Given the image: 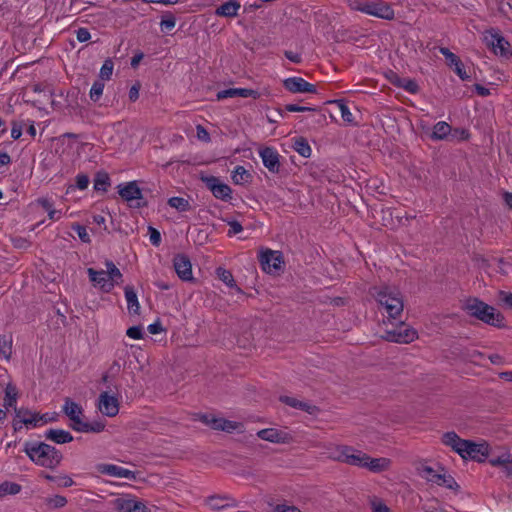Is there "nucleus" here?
Returning <instances> with one entry per match:
<instances>
[{
  "mask_svg": "<svg viewBox=\"0 0 512 512\" xmlns=\"http://www.w3.org/2000/svg\"><path fill=\"white\" fill-rule=\"evenodd\" d=\"M442 442L464 460L485 462L490 455V447L486 441L474 442L461 439L455 432H447L442 436Z\"/></svg>",
  "mask_w": 512,
  "mask_h": 512,
  "instance_id": "1",
  "label": "nucleus"
},
{
  "mask_svg": "<svg viewBox=\"0 0 512 512\" xmlns=\"http://www.w3.org/2000/svg\"><path fill=\"white\" fill-rule=\"evenodd\" d=\"M24 452L33 463L46 468L57 467L62 459V455L56 448L43 442L25 443Z\"/></svg>",
  "mask_w": 512,
  "mask_h": 512,
  "instance_id": "2",
  "label": "nucleus"
},
{
  "mask_svg": "<svg viewBox=\"0 0 512 512\" xmlns=\"http://www.w3.org/2000/svg\"><path fill=\"white\" fill-rule=\"evenodd\" d=\"M106 270L88 268L87 273L93 286L104 293L111 292L122 281V273L112 261L105 262Z\"/></svg>",
  "mask_w": 512,
  "mask_h": 512,
  "instance_id": "3",
  "label": "nucleus"
},
{
  "mask_svg": "<svg viewBox=\"0 0 512 512\" xmlns=\"http://www.w3.org/2000/svg\"><path fill=\"white\" fill-rule=\"evenodd\" d=\"M464 310L470 316L495 327L504 326L503 316L496 309L477 298H469L464 303Z\"/></svg>",
  "mask_w": 512,
  "mask_h": 512,
  "instance_id": "4",
  "label": "nucleus"
},
{
  "mask_svg": "<svg viewBox=\"0 0 512 512\" xmlns=\"http://www.w3.org/2000/svg\"><path fill=\"white\" fill-rule=\"evenodd\" d=\"M349 6L352 10L384 20H391L395 16L392 7L382 1L353 0L350 1Z\"/></svg>",
  "mask_w": 512,
  "mask_h": 512,
  "instance_id": "5",
  "label": "nucleus"
},
{
  "mask_svg": "<svg viewBox=\"0 0 512 512\" xmlns=\"http://www.w3.org/2000/svg\"><path fill=\"white\" fill-rule=\"evenodd\" d=\"M377 301L391 319H396L403 311V300L397 290L385 287L378 291Z\"/></svg>",
  "mask_w": 512,
  "mask_h": 512,
  "instance_id": "6",
  "label": "nucleus"
},
{
  "mask_svg": "<svg viewBox=\"0 0 512 512\" xmlns=\"http://www.w3.org/2000/svg\"><path fill=\"white\" fill-rule=\"evenodd\" d=\"M15 417V425L21 423L25 425L27 428L32 429L56 421L58 415L56 412H47L44 414H39L37 412L30 411L27 409H18L16 410Z\"/></svg>",
  "mask_w": 512,
  "mask_h": 512,
  "instance_id": "7",
  "label": "nucleus"
},
{
  "mask_svg": "<svg viewBox=\"0 0 512 512\" xmlns=\"http://www.w3.org/2000/svg\"><path fill=\"white\" fill-rule=\"evenodd\" d=\"M483 41L495 55L503 58L512 56V46L497 30L491 29L484 32Z\"/></svg>",
  "mask_w": 512,
  "mask_h": 512,
  "instance_id": "8",
  "label": "nucleus"
},
{
  "mask_svg": "<svg viewBox=\"0 0 512 512\" xmlns=\"http://www.w3.org/2000/svg\"><path fill=\"white\" fill-rule=\"evenodd\" d=\"M330 457L350 465L365 468L368 455L351 447L337 446L335 451L330 453Z\"/></svg>",
  "mask_w": 512,
  "mask_h": 512,
  "instance_id": "9",
  "label": "nucleus"
},
{
  "mask_svg": "<svg viewBox=\"0 0 512 512\" xmlns=\"http://www.w3.org/2000/svg\"><path fill=\"white\" fill-rule=\"evenodd\" d=\"M259 261L264 272L276 275L284 268L283 255L280 251L262 249L259 254Z\"/></svg>",
  "mask_w": 512,
  "mask_h": 512,
  "instance_id": "10",
  "label": "nucleus"
},
{
  "mask_svg": "<svg viewBox=\"0 0 512 512\" xmlns=\"http://www.w3.org/2000/svg\"><path fill=\"white\" fill-rule=\"evenodd\" d=\"M96 406L102 415L115 417L119 413L120 402L114 394L105 391L100 393Z\"/></svg>",
  "mask_w": 512,
  "mask_h": 512,
  "instance_id": "11",
  "label": "nucleus"
},
{
  "mask_svg": "<svg viewBox=\"0 0 512 512\" xmlns=\"http://www.w3.org/2000/svg\"><path fill=\"white\" fill-rule=\"evenodd\" d=\"M119 195L129 203L132 207H140L142 196V190L140 189L136 181H130L118 185Z\"/></svg>",
  "mask_w": 512,
  "mask_h": 512,
  "instance_id": "12",
  "label": "nucleus"
},
{
  "mask_svg": "<svg viewBox=\"0 0 512 512\" xmlns=\"http://www.w3.org/2000/svg\"><path fill=\"white\" fill-rule=\"evenodd\" d=\"M202 181L217 199L228 201L232 198L231 188L214 176H202Z\"/></svg>",
  "mask_w": 512,
  "mask_h": 512,
  "instance_id": "13",
  "label": "nucleus"
},
{
  "mask_svg": "<svg viewBox=\"0 0 512 512\" xmlns=\"http://www.w3.org/2000/svg\"><path fill=\"white\" fill-rule=\"evenodd\" d=\"M62 411L71 421L72 429L79 432L80 427H82V425L85 422L83 420L82 407L75 401L67 398V399H65L64 405L62 407Z\"/></svg>",
  "mask_w": 512,
  "mask_h": 512,
  "instance_id": "14",
  "label": "nucleus"
},
{
  "mask_svg": "<svg viewBox=\"0 0 512 512\" xmlns=\"http://www.w3.org/2000/svg\"><path fill=\"white\" fill-rule=\"evenodd\" d=\"M385 338L391 342L408 344L417 338V332L415 329L401 324L393 330H387Z\"/></svg>",
  "mask_w": 512,
  "mask_h": 512,
  "instance_id": "15",
  "label": "nucleus"
},
{
  "mask_svg": "<svg viewBox=\"0 0 512 512\" xmlns=\"http://www.w3.org/2000/svg\"><path fill=\"white\" fill-rule=\"evenodd\" d=\"M202 422L208 425L209 427L222 430L226 432H234L239 431L241 429V424L235 421L227 420L222 417H217L213 414L203 415L201 417Z\"/></svg>",
  "mask_w": 512,
  "mask_h": 512,
  "instance_id": "16",
  "label": "nucleus"
},
{
  "mask_svg": "<svg viewBox=\"0 0 512 512\" xmlns=\"http://www.w3.org/2000/svg\"><path fill=\"white\" fill-rule=\"evenodd\" d=\"M489 462L492 466L502 467L507 475L512 474V455L506 448L490 449Z\"/></svg>",
  "mask_w": 512,
  "mask_h": 512,
  "instance_id": "17",
  "label": "nucleus"
},
{
  "mask_svg": "<svg viewBox=\"0 0 512 512\" xmlns=\"http://www.w3.org/2000/svg\"><path fill=\"white\" fill-rule=\"evenodd\" d=\"M283 86L291 93H314L316 88L301 77H289L284 79Z\"/></svg>",
  "mask_w": 512,
  "mask_h": 512,
  "instance_id": "18",
  "label": "nucleus"
},
{
  "mask_svg": "<svg viewBox=\"0 0 512 512\" xmlns=\"http://www.w3.org/2000/svg\"><path fill=\"white\" fill-rule=\"evenodd\" d=\"M119 512H146L145 504L133 497H120L115 500Z\"/></svg>",
  "mask_w": 512,
  "mask_h": 512,
  "instance_id": "19",
  "label": "nucleus"
},
{
  "mask_svg": "<svg viewBox=\"0 0 512 512\" xmlns=\"http://www.w3.org/2000/svg\"><path fill=\"white\" fill-rule=\"evenodd\" d=\"M259 156L263 162V165L270 172H277L279 169V154L275 148L263 147L259 150Z\"/></svg>",
  "mask_w": 512,
  "mask_h": 512,
  "instance_id": "20",
  "label": "nucleus"
},
{
  "mask_svg": "<svg viewBox=\"0 0 512 512\" xmlns=\"http://www.w3.org/2000/svg\"><path fill=\"white\" fill-rule=\"evenodd\" d=\"M173 264L175 271L181 280L191 281L193 279L192 265L187 257L178 255L174 258Z\"/></svg>",
  "mask_w": 512,
  "mask_h": 512,
  "instance_id": "21",
  "label": "nucleus"
},
{
  "mask_svg": "<svg viewBox=\"0 0 512 512\" xmlns=\"http://www.w3.org/2000/svg\"><path fill=\"white\" fill-rule=\"evenodd\" d=\"M257 436L272 443H287L291 439L287 432L275 428L262 429L257 432Z\"/></svg>",
  "mask_w": 512,
  "mask_h": 512,
  "instance_id": "22",
  "label": "nucleus"
},
{
  "mask_svg": "<svg viewBox=\"0 0 512 512\" xmlns=\"http://www.w3.org/2000/svg\"><path fill=\"white\" fill-rule=\"evenodd\" d=\"M260 93L253 89H247V88H229L225 90H221L217 93V99H225V98H233V97H252L254 99H257L260 97Z\"/></svg>",
  "mask_w": 512,
  "mask_h": 512,
  "instance_id": "23",
  "label": "nucleus"
},
{
  "mask_svg": "<svg viewBox=\"0 0 512 512\" xmlns=\"http://www.w3.org/2000/svg\"><path fill=\"white\" fill-rule=\"evenodd\" d=\"M97 470L101 474H106L117 478H129L131 472L121 466L114 464H100Z\"/></svg>",
  "mask_w": 512,
  "mask_h": 512,
  "instance_id": "24",
  "label": "nucleus"
},
{
  "mask_svg": "<svg viewBox=\"0 0 512 512\" xmlns=\"http://www.w3.org/2000/svg\"><path fill=\"white\" fill-rule=\"evenodd\" d=\"M241 4L238 0H230L219 6L215 14L222 17H234L238 14Z\"/></svg>",
  "mask_w": 512,
  "mask_h": 512,
  "instance_id": "25",
  "label": "nucleus"
},
{
  "mask_svg": "<svg viewBox=\"0 0 512 512\" xmlns=\"http://www.w3.org/2000/svg\"><path fill=\"white\" fill-rule=\"evenodd\" d=\"M365 468L372 472H382L387 470L391 465V460L385 457L371 458L368 456Z\"/></svg>",
  "mask_w": 512,
  "mask_h": 512,
  "instance_id": "26",
  "label": "nucleus"
},
{
  "mask_svg": "<svg viewBox=\"0 0 512 512\" xmlns=\"http://www.w3.org/2000/svg\"><path fill=\"white\" fill-rule=\"evenodd\" d=\"M125 299L127 302V309L130 314H138L140 310V304L136 292L131 286H126L124 289Z\"/></svg>",
  "mask_w": 512,
  "mask_h": 512,
  "instance_id": "27",
  "label": "nucleus"
},
{
  "mask_svg": "<svg viewBox=\"0 0 512 512\" xmlns=\"http://www.w3.org/2000/svg\"><path fill=\"white\" fill-rule=\"evenodd\" d=\"M46 437L57 444L69 443L73 440V436L63 429H51L47 431Z\"/></svg>",
  "mask_w": 512,
  "mask_h": 512,
  "instance_id": "28",
  "label": "nucleus"
},
{
  "mask_svg": "<svg viewBox=\"0 0 512 512\" xmlns=\"http://www.w3.org/2000/svg\"><path fill=\"white\" fill-rule=\"evenodd\" d=\"M17 398L18 391L16 387L9 383L5 389L4 407L6 409H14L16 411Z\"/></svg>",
  "mask_w": 512,
  "mask_h": 512,
  "instance_id": "29",
  "label": "nucleus"
},
{
  "mask_svg": "<svg viewBox=\"0 0 512 512\" xmlns=\"http://www.w3.org/2000/svg\"><path fill=\"white\" fill-rule=\"evenodd\" d=\"M451 133L450 125L445 121L436 123L433 127L431 138L434 140H443Z\"/></svg>",
  "mask_w": 512,
  "mask_h": 512,
  "instance_id": "30",
  "label": "nucleus"
},
{
  "mask_svg": "<svg viewBox=\"0 0 512 512\" xmlns=\"http://www.w3.org/2000/svg\"><path fill=\"white\" fill-rule=\"evenodd\" d=\"M428 481L435 483L437 485H440V486H444L449 489H456L458 487L454 478L445 473L440 474V476H433V477L428 476Z\"/></svg>",
  "mask_w": 512,
  "mask_h": 512,
  "instance_id": "31",
  "label": "nucleus"
},
{
  "mask_svg": "<svg viewBox=\"0 0 512 512\" xmlns=\"http://www.w3.org/2000/svg\"><path fill=\"white\" fill-rule=\"evenodd\" d=\"M293 148L302 157L309 158L312 154V149L304 138H296L294 140Z\"/></svg>",
  "mask_w": 512,
  "mask_h": 512,
  "instance_id": "32",
  "label": "nucleus"
},
{
  "mask_svg": "<svg viewBox=\"0 0 512 512\" xmlns=\"http://www.w3.org/2000/svg\"><path fill=\"white\" fill-rule=\"evenodd\" d=\"M110 186V178L107 173L99 172L96 174L94 179V189L100 192H106Z\"/></svg>",
  "mask_w": 512,
  "mask_h": 512,
  "instance_id": "33",
  "label": "nucleus"
},
{
  "mask_svg": "<svg viewBox=\"0 0 512 512\" xmlns=\"http://www.w3.org/2000/svg\"><path fill=\"white\" fill-rule=\"evenodd\" d=\"M168 204L179 212H186L190 209L189 201L182 197H171L168 200Z\"/></svg>",
  "mask_w": 512,
  "mask_h": 512,
  "instance_id": "34",
  "label": "nucleus"
},
{
  "mask_svg": "<svg viewBox=\"0 0 512 512\" xmlns=\"http://www.w3.org/2000/svg\"><path fill=\"white\" fill-rule=\"evenodd\" d=\"M104 87L105 83L102 80H97L93 83L89 92V97L93 102L100 100L101 96L103 95Z\"/></svg>",
  "mask_w": 512,
  "mask_h": 512,
  "instance_id": "35",
  "label": "nucleus"
},
{
  "mask_svg": "<svg viewBox=\"0 0 512 512\" xmlns=\"http://www.w3.org/2000/svg\"><path fill=\"white\" fill-rule=\"evenodd\" d=\"M248 171L243 166H237L232 172V180L235 184H243L249 178Z\"/></svg>",
  "mask_w": 512,
  "mask_h": 512,
  "instance_id": "36",
  "label": "nucleus"
},
{
  "mask_svg": "<svg viewBox=\"0 0 512 512\" xmlns=\"http://www.w3.org/2000/svg\"><path fill=\"white\" fill-rule=\"evenodd\" d=\"M217 275H218L219 279L222 282H224L228 287H230V288L235 287L238 292H241V290L238 287H236V284H235V281H234V278H233V275L231 274V272H229L226 269L219 268V269H217Z\"/></svg>",
  "mask_w": 512,
  "mask_h": 512,
  "instance_id": "37",
  "label": "nucleus"
},
{
  "mask_svg": "<svg viewBox=\"0 0 512 512\" xmlns=\"http://www.w3.org/2000/svg\"><path fill=\"white\" fill-rule=\"evenodd\" d=\"M113 70H114V64H113L112 60H110V59L105 60L100 69V72H99V80H102V81L110 80L111 76L113 74Z\"/></svg>",
  "mask_w": 512,
  "mask_h": 512,
  "instance_id": "38",
  "label": "nucleus"
},
{
  "mask_svg": "<svg viewBox=\"0 0 512 512\" xmlns=\"http://www.w3.org/2000/svg\"><path fill=\"white\" fill-rule=\"evenodd\" d=\"M20 490V485L14 482H4L0 484V496L15 495L18 494Z\"/></svg>",
  "mask_w": 512,
  "mask_h": 512,
  "instance_id": "39",
  "label": "nucleus"
},
{
  "mask_svg": "<svg viewBox=\"0 0 512 512\" xmlns=\"http://www.w3.org/2000/svg\"><path fill=\"white\" fill-rule=\"evenodd\" d=\"M370 509L372 512H393L387 504L378 497H372L369 500Z\"/></svg>",
  "mask_w": 512,
  "mask_h": 512,
  "instance_id": "40",
  "label": "nucleus"
},
{
  "mask_svg": "<svg viewBox=\"0 0 512 512\" xmlns=\"http://www.w3.org/2000/svg\"><path fill=\"white\" fill-rule=\"evenodd\" d=\"M12 349V338L11 336L0 337V354L5 358L9 359Z\"/></svg>",
  "mask_w": 512,
  "mask_h": 512,
  "instance_id": "41",
  "label": "nucleus"
},
{
  "mask_svg": "<svg viewBox=\"0 0 512 512\" xmlns=\"http://www.w3.org/2000/svg\"><path fill=\"white\" fill-rule=\"evenodd\" d=\"M334 103L340 110L342 119L347 123H353L354 118L347 104L343 100H336Z\"/></svg>",
  "mask_w": 512,
  "mask_h": 512,
  "instance_id": "42",
  "label": "nucleus"
},
{
  "mask_svg": "<svg viewBox=\"0 0 512 512\" xmlns=\"http://www.w3.org/2000/svg\"><path fill=\"white\" fill-rule=\"evenodd\" d=\"M105 429V424L101 421H95L92 423L84 422L82 427H80L79 432L88 433V432H95L99 433L102 432Z\"/></svg>",
  "mask_w": 512,
  "mask_h": 512,
  "instance_id": "43",
  "label": "nucleus"
},
{
  "mask_svg": "<svg viewBox=\"0 0 512 512\" xmlns=\"http://www.w3.org/2000/svg\"><path fill=\"white\" fill-rule=\"evenodd\" d=\"M46 504L51 509L62 508L67 504V499L62 495H53L46 499Z\"/></svg>",
  "mask_w": 512,
  "mask_h": 512,
  "instance_id": "44",
  "label": "nucleus"
},
{
  "mask_svg": "<svg viewBox=\"0 0 512 512\" xmlns=\"http://www.w3.org/2000/svg\"><path fill=\"white\" fill-rule=\"evenodd\" d=\"M72 229L77 233L79 239L83 243H90L91 242L90 235H89L87 229L84 226H82L80 224H73L72 225Z\"/></svg>",
  "mask_w": 512,
  "mask_h": 512,
  "instance_id": "45",
  "label": "nucleus"
},
{
  "mask_svg": "<svg viewBox=\"0 0 512 512\" xmlns=\"http://www.w3.org/2000/svg\"><path fill=\"white\" fill-rule=\"evenodd\" d=\"M281 401L291 407H294V408H299L302 410L308 409V405L306 403L299 401L294 397L283 396V397H281Z\"/></svg>",
  "mask_w": 512,
  "mask_h": 512,
  "instance_id": "46",
  "label": "nucleus"
},
{
  "mask_svg": "<svg viewBox=\"0 0 512 512\" xmlns=\"http://www.w3.org/2000/svg\"><path fill=\"white\" fill-rule=\"evenodd\" d=\"M440 53L445 57L450 67H453L460 61V59L447 48H440Z\"/></svg>",
  "mask_w": 512,
  "mask_h": 512,
  "instance_id": "47",
  "label": "nucleus"
},
{
  "mask_svg": "<svg viewBox=\"0 0 512 512\" xmlns=\"http://www.w3.org/2000/svg\"><path fill=\"white\" fill-rule=\"evenodd\" d=\"M207 505L211 509L217 510V509H221V508L225 507L227 505V502L225 499L220 498V497H210L207 500Z\"/></svg>",
  "mask_w": 512,
  "mask_h": 512,
  "instance_id": "48",
  "label": "nucleus"
},
{
  "mask_svg": "<svg viewBox=\"0 0 512 512\" xmlns=\"http://www.w3.org/2000/svg\"><path fill=\"white\" fill-rule=\"evenodd\" d=\"M126 335L134 340H139L143 338V330L140 326H133L127 329Z\"/></svg>",
  "mask_w": 512,
  "mask_h": 512,
  "instance_id": "49",
  "label": "nucleus"
},
{
  "mask_svg": "<svg viewBox=\"0 0 512 512\" xmlns=\"http://www.w3.org/2000/svg\"><path fill=\"white\" fill-rule=\"evenodd\" d=\"M176 25V20L173 16L165 17L160 22V27L162 31H170Z\"/></svg>",
  "mask_w": 512,
  "mask_h": 512,
  "instance_id": "50",
  "label": "nucleus"
},
{
  "mask_svg": "<svg viewBox=\"0 0 512 512\" xmlns=\"http://www.w3.org/2000/svg\"><path fill=\"white\" fill-rule=\"evenodd\" d=\"M228 225H229V230H228L227 235L229 237H232V236L242 232V230H243L242 225L238 221H229Z\"/></svg>",
  "mask_w": 512,
  "mask_h": 512,
  "instance_id": "51",
  "label": "nucleus"
},
{
  "mask_svg": "<svg viewBox=\"0 0 512 512\" xmlns=\"http://www.w3.org/2000/svg\"><path fill=\"white\" fill-rule=\"evenodd\" d=\"M149 239L154 246H159L161 242L160 232L151 226L149 227Z\"/></svg>",
  "mask_w": 512,
  "mask_h": 512,
  "instance_id": "52",
  "label": "nucleus"
},
{
  "mask_svg": "<svg viewBox=\"0 0 512 512\" xmlns=\"http://www.w3.org/2000/svg\"><path fill=\"white\" fill-rule=\"evenodd\" d=\"M57 485L59 487L67 488V487L73 486L74 485V481L68 475H60V476H57Z\"/></svg>",
  "mask_w": 512,
  "mask_h": 512,
  "instance_id": "53",
  "label": "nucleus"
},
{
  "mask_svg": "<svg viewBox=\"0 0 512 512\" xmlns=\"http://www.w3.org/2000/svg\"><path fill=\"white\" fill-rule=\"evenodd\" d=\"M273 512H301L296 506L288 504H278L274 507Z\"/></svg>",
  "mask_w": 512,
  "mask_h": 512,
  "instance_id": "54",
  "label": "nucleus"
},
{
  "mask_svg": "<svg viewBox=\"0 0 512 512\" xmlns=\"http://www.w3.org/2000/svg\"><path fill=\"white\" fill-rule=\"evenodd\" d=\"M89 185V178L84 174H79L76 177V186L80 190H85Z\"/></svg>",
  "mask_w": 512,
  "mask_h": 512,
  "instance_id": "55",
  "label": "nucleus"
},
{
  "mask_svg": "<svg viewBox=\"0 0 512 512\" xmlns=\"http://www.w3.org/2000/svg\"><path fill=\"white\" fill-rule=\"evenodd\" d=\"M76 38L79 42H87L88 40H90L91 35H90V32L88 31V29L79 28L76 31Z\"/></svg>",
  "mask_w": 512,
  "mask_h": 512,
  "instance_id": "56",
  "label": "nucleus"
},
{
  "mask_svg": "<svg viewBox=\"0 0 512 512\" xmlns=\"http://www.w3.org/2000/svg\"><path fill=\"white\" fill-rule=\"evenodd\" d=\"M196 136L199 140H201L203 142H208L210 140L208 131L201 125H198L196 127Z\"/></svg>",
  "mask_w": 512,
  "mask_h": 512,
  "instance_id": "57",
  "label": "nucleus"
},
{
  "mask_svg": "<svg viewBox=\"0 0 512 512\" xmlns=\"http://www.w3.org/2000/svg\"><path fill=\"white\" fill-rule=\"evenodd\" d=\"M455 71V73L462 79H468L469 75L466 73L464 65L461 61H459L456 65L452 67Z\"/></svg>",
  "mask_w": 512,
  "mask_h": 512,
  "instance_id": "58",
  "label": "nucleus"
},
{
  "mask_svg": "<svg viewBox=\"0 0 512 512\" xmlns=\"http://www.w3.org/2000/svg\"><path fill=\"white\" fill-rule=\"evenodd\" d=\"M499 299L506 307L512 309V293L501 291L499 293Z\"/></svg>",
  "mask_w": 512,
  "mask_h": 512,
  "instance_id": "59",
  "label": "nucleus"
},
{
  "mask_svg": "<svg viewBox=\"0 0 512 512\" xmlns=\"http://www.w3.org/2000/svg\"><path fill=\"white\" fill-rule=\"evenodd\" d=\"M22 130H23V127L20 123L18 122H14L12 124V128H11V137L14 139V140H17L21 137L22 135Z\"/></svg>",
  "mask_w": 512,
  "mask_h": 512,
  "instance_id": "60",
  "label": "nucleus"
},
{
  "mask_svg": "<svg viewBox=\"0 0 512 512\" xmlns=\"http://www.w3.org/2000/svg\"><path fill=\"white\" fill-rule=\"evenodd\" d=\"M285 109L289 112L314 111V108L306 107V106H299L296 104H288V105H286Z\"/></svg>",
  "mask_w": 512,
  "mask_h": 512,
  "instance_id": "61",
  "label": "nucleus"
},
{
  "mask_svg": "<svg viewBox=\"0 0 512 512\" xmlns=\"http://www.w3.org/2000/svg\"><path fill=\"white\" fill-rule=\"evenodd\" d=\"M452 137L457 138L459 140H466L469 137V133L465 129L455 130L452 134Z\"/></svg>",
  "mask_w": 512,
  "mask_h": 512,
  "instance_id": "62",
  "label": "nucleus"
},
{
  "mask_svg": "<svg viewBox=\"0 0 512 512\" xmlns=\"http://www.w3.org/2000/svg\"><path fill=\"white\" fill-rule=\"evenodd\" d=\"M150 334H159L162 332V326L160 323H152L147 327Z\"/></svg>",
  "mask_w": 512,
  "mask_h": 512,
  "instance_id": "63",
  "label": "nucleus"
},
{
  "mask_svg": "<svg viewBox=\"0 0 512 512\" xmlns=\"http://www.w3.org/2000/svg\"><path fill=\"white\" fill-rule=\"evenodd\" d=\"M38 204L47 212L53 207V203L47 198L39 199Z\"/></svg>",
  "mask_w": 512,
  "mask_h": 512,
  "instance_id": "64",
  "label": "nucleus"
}]
</instances>
